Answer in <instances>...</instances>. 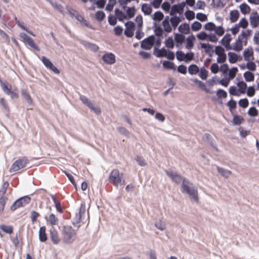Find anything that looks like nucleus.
<instances>
[{"instance_id":"f257e3e1","label":"nucleus","mask_w":259,"mask_h":259,"mask_svg":"<svg viewBox=\"0 0 259 259\" xmlns=\"http://www.w3.org/2000/svg\"><path fill=\"white\" fill-rule=\"evenodd\" d=\"M204 29L210 31H214V33L207 35L205 32H201L197 35V38L200 40H205L207 38L211 42H217L218 36H222L225 33V29L222 26H216L212 22H208L204 25Z\"/></svg>"},{"instance_id":"f03ea898","label":"nucleus","mask_w":259,"mask_h":259,"mask_svg":"<svg viewBox=\"0 0 259 259\" xmlns=\"http://www.w3.org/2000/svg\"><path fill=\"white\" fill-rule=\"evenodd\" d=\"M251 30H243L233 45L232 49L237 52L241 51L243 48V44L245 46L247 45L248 38L251 35Z\"/></svg>"},{"instance_id":"7ed1b4c3","label":"nucleus","mask_w":259,"mask_h":259,"mask_svg":"<svg viewBox=\"0 0 259 259\" xmlns=\"http://www.w3.org/2000/svg\"><path fill=\"white\" fill-rule=\"evenodd\" d=\"M192 186V184L190 183L188 180L184 179L181 185V191L182 193L188 194L191 198L198 202L199 198L197 190Z\"/></svg>"},{"instance_id":"20e7f679","label":"nucleus","mask_w":259,"mask_h":259,"mask_svg":"<svg viewBox=\"0 0 259 259\" xmlns=\"http://www.w3.org/2000/svg\"><path fill=\"white\" fill-rule=\"evenodd\" d=\"M63 240L66 243H71L76 238V232L71 226L69 225L63 227L62 230Z\"/></svg>"},{"instance_id":"39448f33","label":"nucleus","mask_w":259,"mask_h":259,"mask_svg":"<svg viewBox=\"0 0 259 259\" xmlns=\"http://www.w3.org/2000/svg\"><path fill=\"white\" fill-rule=\"evenodd\" d=\"M123 174L120 173L118 169H113L111 170L109 176V182L116 187L119 185H123L125 183V180L123 178Z\"/></svg>"},{"instance_id":"423d86ee","label":"nucleus","mask_w":259,"mask_h":259,"mask_svg":"<svg viewBox=\"0 0 259 259\" xmlns=\"http://www.w3.org/2000/svg\"><path fill=\"white\" fill-rule=\"evenodd\" d=\"M29 162V160L26 157H23L16 160L11 165L9 171L14 172L24 168Z\"/></svg>"},{"instance_id":"0eeeda50","label":"nucleus","mask_w":259,"mask_h":259,"mask_svg":"<svg viewBox=\"0 0 259 259\" xmlns=\"http://www.w3.org/2000/svg\"><path fill=\"white\" fill-rule=\"evenodd\" d=\"M31 201V198L28 196L22 197L16 200L11 206V209L13 211L15 210L18 208L25 206L29 203Z\"/></svg>"},{"instance_id":"6e6552de","label":"nucleus","mask_w":259,"mask_h":259,"mask_svg":"<svg viewBox=\"0 0 259 259\" xmlns=\"http://www.w3.org/2000/svg\"><path fill=\"white\" fill-rule=\"evenodd\" d=\"M85 215V205L81 204L78 213H76L74 218V221L73 222L74 225L79 227V224L81 222H83V217Z\"/></svg>"},{"instance_id":"1a4fd4ad","label":"nucleus","mask_w":259,"mask_h":259,"mask_svg":"<svg viewBox=\"0 0 259 259\" xmlns=\"http://www.w3.org/2000/svg\"><path fill=\"white\" fill-rule=\"evenodd\" d=\"M21 38L22 39L23 41L29 45L31 48L35 50L39 51L40 49L37 45H36L33 39L24 33H20L19 35Z\"/></svg>"},{"instance_id":"9d476101","label":"nucleus","mask_w":259,"mask_h":259,"mask_svg":"<svg viewBox=\"0 0 259 259\" xmlns=\"http://www.w3.org/2000/svg\"><path fill=\"white\" fill-rule=\"evenodd\" d=\"M155 40V37L153 35H151L142 40L141 47L142 49L146 50H150L154 45Z\"/></svg>"},{"instance_id":"9b49d317","label":"nucleus","mask_w":259,"mask_h":259,"mask_svg":"<svg viewBox=\"0 0 259 259\" xmlns=\"http://www.w3.org/2000/svg\"><path fill=\"white\" fill-rule=\"evenodd\" d=\"M41 61L44 64V65L49 69L52 70L56 74H59L60 71L56 67L53 63L51 62V61L47 59L46 57L42 56L40 59Z\"/></svg>"},{"instance_id":"f8f14e48","label":"nucleus","mask_w":259,"mask_h":259,"mask_svg":"<svg viewBox=\"0 0 259 259\" xmlns=\"http://www.w3.org/2000/svg\"><path fill=\"white\" fill-rule=\"evenodd\" d=\"M166 173L167 175L171 179L172 181L177 184H180L182 181H183L185 178H183L181 175H178L177 173L175 172L172 170H166Z\"/></svg>"},{"instance_id":"ddd939ff","label":"nucleus","mask_w":259,"mask_h":259,"mask_svg":"<svg viewBox=\"0 0 259 259\" xmlns=\"http://www.w3.org/2000/svg\"><path fill=\"white\" fill-rule=\"evenodd\" d=\"M185 5V3H184L172 5L169 12L170 15L171 16H174L176 13H179V14H183Z\"/></svg>"},{"instance_id":"4468645a","label":"nucleus","mask_w":259,"mask_h":259,"mask_svg":"<svg viewBox=\"0 0 259 259\" xmlns=\"http://www.w3.org/2000/svg\"><path fill=\"white\" fill-rule=\"evenodd\" d=\"M126 28L124 31V34L128 37H131L134 35L135 30V24L132 21H128L125 23Z\"/></svg>"},{"instance_id":"2eb2a0df","label":"nucleus","mask_w":259,"mask_h":259,"mask_svg":"<svg viewBox=\"0 0 259 259\" xmlns=\"http://www.w3.org/2000/svg\"><path fill=\"white\" fill-rule=\"evenodd\" d=\"M102 60L107 64H113L115 61V56L112 53H106L102 56Z\"/></svg>"},{"instance_id":"dca6fc26","label":"nucleus","mask_w":259,"mask_h":259,"mask_svg":"<svg viewBox=\"0 0 259 259\" xmlns=\"http://www.w3.org/2000/svg\"><path fill=\"white\" fill-rule=\"evenodd\" d=\"M50 237L52 242L55 244H58L61 241L58 231L52 227L50 230Z\"/></svg>"},{"instance_id":"f3484780","label":"nucleus","mask_w":259,"mask_h":259,"mask_svg":"<svg viewBox=\"0 0 259 259\" xmlns=\"http://www.w3.org/2000/svg\"><path fill=\"white\" fill-rule=\"evenodd\" d=\"M45 219L47 224L52 226L57 225L59 223V219L54 213H50L46 216Z\"/></svg>"},{"instance_id":"a211bd4d","label":"nucleus","mask_w":259,"mask_h":259,"mask_svg":"<svg viewBox=\"0 0 259 259\" xmlns=\"http://www.w3.org/2000/svg\"><path fill=\"white\" fill-rule=\"evenodd\" d=\"M250 22L252 28H256L259 25V15L257 12H253L251 14Z\"/></svg>"},{"instance_id":"6ab92c4d","label":"nucleus","mask_w":259,"mask_h":259,"mask_svg":"<svg viewBox=\"0 0 259 259\" xmlns=\"http://www.w3.org/2000/svg\"><path fill=\"white\" fill-rule=\"evenodd\" d=\"M232 40L231 35L229 34H226L221 40L222 44L225 47L227 50L232 49L230 46V42Z\"/></svg>"},{"instance_id":"aec40b11","label":"nucleus","mask_w":259,"mask_h":259,"mask_svg":"<svg viewBox=\"0 0 259 259\" xmlns=\"http://www.w3.org/2000/svg\"><path fill=\"white\" fill-rule=\"evenodd\" d=\"M170 22L169 17L167 16L165 17L162 23L164 31L167 33H169L172 31V27L170 24Z\"/></svg>"},{"instance_id":"412c9836","label":"nucleus","mask_w":259,"mask_h":259,"mask_svg":"<svg viewBox=\"0 0 259 259\" xmlns=\"http://www.w3.org/2000/svg\"><path fill=\"white\" fill-rule=\"evenodd\" d=\"M244 59L246 61H252L254 59L253 51L252 49H246L243 53Z\"/></svg>"},{"instance_id":"4be33fe9","label":"nucleus","mask_w":259,"mask_h":259,"mask_svg":"<svg viewBox=\"0 0 259 259\" xmlns=\"http://www.w3.org/2000/svg\"><path fill=\"white\" fill-rule=\"evenodd\" d=\"M233 115V118L232 122L234 125H239L244 122L245 119L242 116L234 114Z\"/></svg>"},{"instance_id":"5701e85b","label":"nucleus","mask_w":259,"mask_h":259,"mask_svg":"<svg viewBox=\"0 0 259 259\" xmlns=\"http://www.w3.org/2000/svg\"><path fill=\"white\" fill-rule=\"evenodd\" d=\"M45 226H41L39 230V239L40 242H44L47 240V236L46 232Z\"/></svg>"},{"instance_id":"b1692460","label":"nucleus","mask_w":259,"mask_h":259,"mask_svg":"<svg viewBox=\"0 0 259 259\" xmlns=\"http://www.w3.org/2000/svg\"><path fill=\"white\" fill-rule=\"evenodd\" d=\"M195 40V37L193 35L189 36L186 39V48L187 49H191L194 46V41Z\"/></svg>"},{"instance_id":"393cba45","label":"nucleus","mask_w":259,"mask_h":259,"mask_svg":"<svg viewBox=\"0 0 259 259\" xmlns=\"http://www.w3.org/2000/svg\"><path fill=\"white\" fill-rule=\"evenodd\" d=\"M193 82L196 84L197 85V87L201 90L204 91V92H205L206 93H211V92H209V90H208L206 88V86L205 85V84L202 82V81H201L200 80H199L198 79H194L192 80Z\"/></svg>"},{"instance_id":"a878e982","label":"nucleus","mask_w":259,"mask_h":259,"mask_svg":"<svg viewBox=\"0 0 259 259\" xmlns=\"http://www.w3.org/2000/svg\"><path fill=\"white\" fill-rule=\"evenodd\" d=\"M179 31L183 33L187 34L190 32L189 25L187 23H183L179 27Z\"/></svg>"},{"instance_id":"bb28decb","label":"nucleus","mask_w":259,"mask_h":259,"mask_svg":"<svg viewBox=\"0 0 259 259\" xmlns=\"http://www.w3.org/2000/svg\"><path fill=\"white\" fill-rule=\"evenodd\" d=\"M115 14L117 19L120 21H123L127 18L126 15L118 9H115Z\"/></svg>"},{"instance_id":"cd10ccee","label":"nucleus","mask_w":259,"mask_h":259,"mask_svg":"<svg viewBox=\"0 0 259 259\" xmlns=\"http://www.w3.org/2000/svg\"><path fill=\"white\" fill-rule=\"evenodd\" d=\"M239 17V13L238 10H233L230 12V19L232 22H235Z\"/></svg>"},{"instance_id":"c85d7f7f","label":"nucleus","mask_w":259,"mask_h":259,"mask_svg":"<svg viewBox=\"0 0 259 259\" xmlns=\"http://www.w3.org/2000/svg\"><path fill=\"white\" fill-rule=\"evenodd\" d=\"M51 198L54 202L57 211L61 213H63V210L60 201H58L54 195H52Z\"/></svg>"},{"instance_id":"c756f323","label":"nucleus","mask_w":259,"mask_h":259,"mask_svg":"<svg viewBox=\"0 0 259 259\" xmlns=\"http://www.w3.org/2000/svg\"><path fill=\"white\" fill-rule=\"evenodd\" d=\"M241 12L244 15L249 14L251 11L250 7L246 3H243L240 5Z\"/></svg>"},{"instance_id":"7c9ffc66","label":"nucleus","mask_w":259,"mask_h":259,"mask_svg":"<svg viewBox=\"0 0 259 259\" xmlns=\"http://www.w3.org/2000/svg\"><path fill=\"white\" fill-rule=\"evenodd\" d=\"M169 21L171 24L172 27L175 29L181 22V19L179 17L174 16L169 18Z\"/></svg>"},{"instance_id":"2f4dec72","label":"nucleus","mask_w":259,"mask_h":259,"mask_svg":"<svg viewBox=\"0 0 259 259\" xmlns=\"http://www.w3.org/2000/svg\"><path fill=\"white\" fill-rule=\"evenodd\" d=\"M237 86L238 87V91L241 94H244L246 92V90L247 89V84L243 81H239L237 83Z\"/></svg>"},{"instance_id":"473e14b6","label":"nucleus","mask_w":259,"mask_h":259,"mask_svg":"<svg viewBox=\"0 0 259 259\" xmlns=\"http://www.w3.org/2000/svg\"><path fill=\"white\" fill-rule=\"evenodd\" d=\"M0 84L3 91L7 95H9L11 91V85H7L1 79H0Z\"/></svg>"},{"instance_id":"72a5a7b5","label":"nucleus","mask_w":259,"mask_h":259,"mask_svg":"<svg viewBox=\"0 0 259 259\" xmlns=\"http://www.w3.org/2000/svg\"><path fill=\"white\" fill-rule=\"evenodd\" d=\"M142 11L145 15H148L151 14L152 11V9L148 4H144L142 6Z\"/></svg>"},{"instance_id":"f704fd0d","label":"nucleus","mask_w":259,"mask_h":259,"mask_svg":"<svg viewBox=\"0 0 259 259\" xmlns=\"http://www.w3.org/2000/svg\"><path fill=\"white\" fill-rule=\"evenodd\" d=\"M0 229L4 232L8 234H12L13 232V228L11 226H7L5 225H1Z\"/></svg>"},{"instance_id":"c9c22d12","label":"nucleus","mask_w":259,"mask_h":259,"mask_svg":"<svg viewBox=\"0 0 259 259\" xmlns=\"http://www.w3.org/2000/svg\"><path fill=\"white\" fill-rule=\"evenodd\" d=\"M199 69L195 64H192L188 68V71L190 74H196L198 73Z\"/></svg>"},{"instance_id":"e433bc0d","label":"nucleus","mask_w":259,"mask_h":259,"mask_svg":"<svg viewBox=\"0 0 259 259\" xmlns=\"http://www.w3.org/2000/svg\"><path fill=\"white\" fill-rule=\"evenodd\" d=\"M229 61L230 63L233 64L236 63L238 59V55L235 53L229 52L228 53Z\"/></svg>"},{"instance_id":"4c0bfd02","label":"nucleus","mask_w":259,"mask_h":259,"mask_svg":"<svg viewBox=\"0 0 259 259\" xmlns=\"http://www.w3.org/2000/svg\"><path fill=\"white\" fill-rule=\"evenodd\" d=\"M218 171L222 175V176L225 178H228L231 175V171L228 170H226L223 168L217 167Z\"/></svg>"},{"instance_id":"58836bf2","label":"nucleus","mask_w":259,"mask_h":259,"mask_svg":"<svg viewBox=\"0 0 259 259\" xmlns=\"http://www.w3.org/2000/svg\"><path fill=\"white\" fill-rule=\"evenodd\" d=\"M244 77L245 80L247 82L252 81L254 79V74L249 71H246L244 73Z\"/></svg>"},{"instance_id":"ea45409f","label":"nucleus","mask_w":259,"mask_h":259,"mask_svg":"<svg viewBox=\"0 0 259 259\" xmlns=\"http://www.w3.org/2000/svg\"><path fill=\"white\" fill-rule=\"evenodd\" d=\"M75 18L79 21L81 23H82L85 26L88 27H91L90 24L87 22L86 20H85L83 17L78 13H76V16H75Z\"/></svg>"},{"instance_id":"a19ab883","label":"nucleus","mask_w":259,"mask_h":259,"mask_svg":"<svg viewBox=\"0 0 259 259\" xmlns=\"http://www.w3.org/2000/svg\"><path fill=\"white\" fill-rule=\"evenodd\" d=\"M7 200L8 198L7 197H0V214H2L4 211Z\"/></svg>"},{"instance_id":"79ce46f5","label":"nucleus","mask_w":259,"mask_h":259,"mask_svg":"<svg viewBox=\"0 0 259 259\" xmlns=\"http://www.w3.org/2000/svg\"><path fill=\"white\" fill-rule=\"evenodd\" d=\"M185 37L182 34L177 33L175 35V40L178 44H182L185 41Z\"/></svg>"},{"instance_id":"37998d69","label":"nucleus","mask_w":259,"mask_h":259,"mask_svg":"<svg viewBox=\"0 0 259 259\" xmlns=\"http://www.w3.org/2000/svg\"><path fill=\"white\" fill-rule=\"evenodd\" d=\"M21 94L23 97L29 104H31L32 103V100L30 95L27 93V92L26 90H22L21 92Z\"/></svg>"},{"instance_id":"c03bdc74","label":"nucleus","mask_w":259,"mask_h":259,"mask_svg":"<svg viewBox=\"0 0 259 259\" xmlns=\"http://www.w3.org/2000/svg\"><path fill=\"white\" fill-rule=\"evenodd\" d=\"M9 183L8 182H5L3 184L2 187L0 190V197H5L4 195L6 194L7 189L9 187Z\"/></svg>"},{"instance_id":"a18cd8bd","label":"nucleus","mask_w":259,"mask_h":259,"mask_svg":"<svg viewBox=\"0 0 259 259\" xmlns=\"http://www.w3.org/2000/svg\"><path fill=\"white\" fill-rule=\"evenodd\" d=\"M95 17L97 21H101L105 18V14L103 11H99L96 13Z\"/></svg>"},{"instance_id":"49530a36","label":"nucleus","mask_w":259,"mask_h":259,"mask_svg":"<svg viewBox=\"0 0 259 259\" xmlns=\"http://www.w3.org/2000/svg\"><path fill=\"white\" fill-rule=\"evenodd\" d=\"M116 4V0H109L108 3L106 7V10L109 12L112 11Z\"/></svg>"},{"instance_id":"de8ad7c7","label":"nucleus","mask_w":259,"mask_h":259,"mask_svg":"<svg viewBox=\"0 0 259 259\" xmlns=\"http://www.w3.org/2000/svg\"><path fill=\"white\" fill-rule=\"evenodd\" d=\"M227 105L229 107L230 111L233 114L232 110L235 109L237 106L236 101L231 99L227 102Z\"/></svg>"},{"instance_id":"09e8293b","label":"nucleus","mask_w":259,"mask_h":259,"mask_svg":"<svg viewBox=\"0 0 259 259\" xmlns=\"http://www.w3.org/2000/svg\"><path fill=\"white\" fill-rule=\"evenodd\" d=\"M163 13L160 11H157L154 14L153 19L155 21H160L163 19Z\"/></svg>"},{"instance_id":"8fccbe9b","label":"nucleus","mask_w":259,"mask_h":259,"mask_svg":"<svg viewBox=\"0 0 259 259\" xmlns=\"http://www.w3.org/2000/svg\"><path fill=\"white\" fill-rule=\"evenodd\" d=\"M199 76L202 79L205 80L208 76V71L204 67L201 68Z\"/></svg>"},{"instance_id":"3c124183","label":"nucleus","mask_w":259,"mask_h":259,"mask_svg":"<svg viewBox=\"0 0 259 259\" xmlns=\"http://www.w3.org/2000/svg\"><path fill=\"white\" fill-rule=\"evenodd\" d=\"M229 93L231 95L239 96L240 95L238 90H237V88L235 86H231L229 88Z\"/></svg>"},{"instance_id":"603ef678","label":"nucleus","mask_w":259,"mask_h":259,"mask_svg":"<svg viewBox=\"0 0 259 259\" xmlns=\"http://www.w3.org/2000/svg\"><path fill=\"white\" fill-rule=\"evenodd\" d=\"M135 9L134 7H127L126 14L128 18H133L135 15Z\"/></svg>"},{"instance_id":"864d4df0","label":"nucleus","mask_w":259,"mask_h":259,"mask_svg":"<svg viewBox=\"0 0 259 259\" xmlns=\"http://www.w3.org/2000/svg\"><path fill=\"white\" fill-rule=\"evenodd\" d=\"M216 94L219 98H226L227 97V92L222 89L218 90Z\"/></svg>"},{"instance_id":"5fc2aeb1","label":"nucleus","mask_w":259,"mask_h":259,"mask_svg":"<svg viewBox=\"0 0 259 259\" xmlns=\"http://www.w3.org/2000/svg\"><path fill=\"white\" fill-rule=\"evenodd\" d=\"M201 24L198 21H195L191 25V28L192 30L194 31L199 30L201 28Z\"/></svg>"},{"instance_id":"6e6d98bb","label":"nucleus","mask_w":259,"mask_h":259,"mask_svg":"<svg viewBox=\"0 0 259 259\" xmlns=\"http://www.w3.org/2000/svg\"><path fill=\"white\" fill-rule=\"evenodd\" d=\"M246 68L248 70L253 71L256 70V65L254 62L249 61L246 64Z\"/></svg>"},{"instance_id":"4d7b16f0","label":"nucleus","mask_w":259,"mask_h":259,"mask_svg":"<svg viewBox=\"0 0 259 259\" xmlns=\"http://www.w3.org/2000/svg\"><path fill=\"white\" fill-rule=\"evenodd\" d=\"M239 105L243 108H245L248 107L249 105L248 100L246 98L240 99L238 102Z\"/></svg>"},{"instance_id":"13d9d810","label":"nucleus","mask_w":259,"mask_h":259,"mask_svg":"<svg viewBox=\"0 0 259 259\" xmlns=\"http://www.w3.org/2000/svg\"><path fill=\"white\" fill-rule=\"evenodd\" d=\"M156 227L160 230V231H163L165 229V225L163 223L161 220H159L156 222L155 224Z\"/></svg>"},{"instance_id":"bf43d9fd","label":"nucleus","mask_w":259,"mask_h":259,"mask_svg":"<svg viewBox=\"0 0 259 259\" xmlns=\"http://www.w3.org/2000/svg\"><path fill=\"white\" fill-rule=\"evenodd\" d=\"M108 22L111 25L114 26L116 24L117 18L116 16L110 14L108 16Z\"/></svg>"},{"instance_id":"052dcab7","label":"nucleus","mask_w":259,"mask_h":259,"mask_svg":"<svg viewBox=\"0 0 259 259\" xmlns=\"http://www.w3.org/2000/svg\"><path fill=\"white\" fill-rule=\"evenodd\" d=\"M79 99L82 101V102L84 104L86 105L88 107L90 106V104H92L89 99L83 95H80Z\"/></svg>"},{"instance_id":"680f3d73","label":"nucleus","mask_w":259,"mask_h":259,"mask_svg":"<svg viewBox=\"0 0 259 259\" xmlns=\"http://www.w3.org/2000/svg\"><path fill=\"white\" fill-rule=\"evenodd\" d=\"M39 216V214L35 211H32L30 213V218L31 220V221L33 223H34L36 222L37 218Z\"/></svg>"},{"instance_id":"e2e57ef3","label":"nucleus","mask_w":259,"mask_h":259,"mask_svg":"<svg viewBox=\"0 0 259 259\" xmlns=\"http://www.w3.org/2000/svg\"><path fill=\"white\" fill-rule=\"evenodd\" d=\"M185 14L186 18L189 20H193L195 18V13L192 11H187Z\"/></svg>"},{"instance_id":"0e129e2a","label":"nucleus","mask_w":259,"mask_h":259,"mask_svg":"<svg viewBox=\"0 0 259 259\" xmlns=\"http://www.w3.org/2000/svg\"><path fill=\"white\" fill-rule=\"evenodd\" d=\"M163 66L165 69H171L174 67V63L169 61H165L163 63Z\"/></svg>"},{"instance_id":"69168bd1","label":"nucleus","mask_w":259,"mask_h":259,"mask_svg":"<svg viewBox=\"0 0 259 259\" xmlns=\"http://www.w3.org/2000/svg\"><path fill=\"white\" fill-rule=\"evenodd\" d=\"M194 58V54L192 52H189L187 54H185L184 60L185 62H189L192 60Z\"/></svg>"},{"instance_id":"338daca9","label":"nucleus","mask_w":259,"mask_h":259,"mask_svg":"<svg viewBox=\"0 0 259 259\" xmlns=\"http://www.w3.org/2000/svg\"><path fill=\"white\" fill-rule=\"evenodd\" d=\"M165 46L167 48L172 49L174 47V41L171 37H168L165 40Z\"/></svg>"},{"instance_id":"774afa93","label":"nucleus","mask_w":259,"mask_h":259,"mask_svg":"<svg viewBox=\"0 0 259 259\" xmlns=\"http://www.w3.org/2000/svg\"><path fill=\"white\" fill-rule=\"evenodd\" d=\"M257 113H258V112H257V109L254 107L250 108L248 111V114L250 116H252V117L257 116Z\"/></svg>"}]
</instances>
